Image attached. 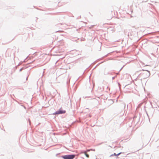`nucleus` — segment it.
Returning a JSON list of instances; mask_svg holds the SVG:
<instances>
[{
  "label": "nucleus",
  "instance_id": "obj_23",
  "mask_svg": "<svg viewBox=\"0 0 159 159\" xmlns=\"http://www.w3.org/2000/svg\"><path fill=\"white\" fill-rule=\"evenodd\" d=\"M58 154H56V156H57L58 155Z\"/></svg>",
  "mask_w": 159,
  "mask_h": 159
},
{
  "label": "nucleus",
  "instance_id": "obj_20",
  "mask_svg": "<svg viewBox=\"0 0 159 159\" xmlns=\"http://www.w3.org/2000/svg\"><path fill=\"white\" fill-rule=\"evenodd\" d=\"M90 150L94 151L95 150V149H91Z\"/></svg>",
  "mask_w": 159,
  "mask_h": 159
},
{
  "label": "nucleus",
  "instance_id": "obj_8",
  "mask_svg": "<svg viewBox=\"0 0 159 159\" xmlns=\"http://www.w3.org/2000/svg\"><path fill=\"white\" fill-rule=\"evenodd\" d=\"M108 54H107L105 56H104L102 57L101 58H100V59L101 60V59H103L104 57H107V56H108Z\"/></svg>",
  "mask_w": 159,
  "mask_h": 159
},
{
  "label": "nucleus",
  "instance_id": "obj_19",
  "mask_svg": "<svg viewBox=\"0 0 159 159\" xmlns=\"http://www.w3.org/2000/svg\"><path fill=\"white\" fill-rule=\"evenodd\" d=\"M90 149H88V150H87L86 151L87 152H89L90 151Z\"/></svg>",
  "mask_w": 159,
  "mask_h": 159
},
{
  "label": "nucleus",
  "instance_id": "obj_16",
  "mask_svg": "<svg viewBox=\"0 0 159 159\" xmlns=\"http://www.w3.org/2000/svg\"><path fill=\"white\" fill-rule=\"evenodd\" d=\"M145 111H146V114H147V116H148V113H147V111H146V110H145Z\"/></svg>",
  "mask_w": 159,
  "mask_h": 159
},
{
  "label": "nucleus",
  "instance_id": "obj_2",
  "mask_svg": "<svg viewBox=\"0 0 159 159\" xmlns=\"http://www.w3.org/2000/svg\"><path fill=\"white\" fill-rule=\"evenodd\" d=\"M76 156L75 154H67L61 156V157L63 159H73Z\"/></svg>",
  "mask_w": 159,
  "mask_h": 159
},
{
  "label": "nucleus",
  "instance_id": "obj_21",
  "mask_svg": "<svg viewBox=\"0 0 159 159\" xmlns=\"http://www.w3.org/2000/svg\"><path fill=\"white\" fill-rule=\"evenodd\" d=\"M109 74V73H107V74H105V73L104 74H105V75H107V74Z\"/></svg>",
  "mask_w": 159,
  "mask_h": 159
},
{
  "label": "nucleus",
  "instance_id": "obj_6",
  "mask_svg": "<svg viewBox=\"0 0 159 159\" xmlns=\"http://www.w3.org/2000/svg\"><path fill=\"white\" fill-rule=\"evenodd\" d=\"M27 67H23L21 68H20V71H21L22 70L25 69V68H27Z\"/></svg>",
  "mask_w": 159,
  "mask_h": 159
},
{
  "label": "nucleus",
  "instance_id": "obj_14",
  "mask_svg": "<svg viewBox=\"0 0 159 159\" xmlns=\"http://www.w3.org/2000/svg\"><path fill=\"white\" fill-rule=\"evenodd\" d=\"M119 72H119H119H118L117 73H116V74L117 75H119Z\"/></svg>",
  "mask_w": 159,
  "mask_h": 159
},
{
  "label": "nucleus",
  "instance_id": "obj_1",
  "mask_svg": "<svg viewBox=\"0 0 159 159\" xmlns=\"http://www.w3.org/2000/svg\"><path fill=\"white\" fill-rule=\"evenodd\" d=\"M141 70L145 71V72L141 73L139 75H142L143 79L147 78L149 76L150 73V71L148 70L142 69L141 70H140V71Z\"/></svg>",
  "mask_w": 159,
  "mask_h": 159
},
{
  "label": "nucleus",
  "instance_id": "obj_4",
  "mask_svg": "<svg viewBox=\"0 0 159 159\" xmlns=\"http://www.w3.org/2000/svg\"><path fill=\"white\" fill-rule=\"evenodd\" d=\"M109 103L110 105H111L113 103L114 101L112 99H110L108 100Z\"/></svg>",
  "mask_w": 159,
  "mask_h": 159
},
{
  "label": "nucleus",
  "instance_id": "obj_7",
  "mask_svg": "<svg viewBox=\"0 0 159 159\" xmlns=\"http://www.w3.org/2000/svg\"><path fill=\"white\" fill-rule=\"evenodd\" d=\"M122 153V152H120L119 153H118L117 154H116V157H117L119 155H120Z\"/></svg>",
  "mask_w": 159,
  "mask_h": 159
},
{
  "label": "nucleus",
  "instance_id": "obj_18",
  "mask_svg": "<svg viewBox=\"0 0 159 159\" xmlns=\"http://www.w3.org/2000/svg\"><path fill=\"white\" fill-rule=\"evenodd\" d=\"M114 156V155H113V154H112L110 156V157H112V156Z\"/></svg>",
  "mask_w": 159,
  "mask_h": 159
},
{
  "label": "nucleus",
  "instance_id": "obj_22",
  "mask_svg": "<svg viewBox=\"0 0 159 159\" xmlns=\"http://www.w3.org/2000/svg\"><path fill=\"white\" fill-rule=\"evenodd\" d=\"M28 77H27L26 78V80H27V79H28Z\"/></svg>",
  "mask_w": 159,
  "mask_h": 159
},
{
  "label": "nucleus",
  "instance_id": "obj_9",
  "mask_svg": "<svg viewBox=\"0 0 159 159\" xmlns=\"http://www.w3.org/2000/svg\"><path fill=\"white\" fill-rule=\"evenodd\" d=\"M103 62H101V63H99L98 64H97V65L96 66H95V67H94V68L93 69H93H95V68H96V67H97L98 66V65H99V64H101V63H102Z\"/></svg>",
  "mask_w": 159,
  "mask_h": 159
},
{
  "label": "nucleus",
  "instance_id": "obj_25",
  "mask_svg": "<svg viewBox=\"0 0 159 159\" xmlns=\"http://www.w3.org/2000/svg\"><path fill=\"white\" fill-rule=\"evenodd\" d=\"M36 18H37V19H38V18H37V17H36Z\"/></svg>",
  "mask_w": 159,
  "mask_h": 159
},
{
  "label": "nucleus",
  "instance_id": "obj_15",
  "mask_svg": "<svg viewBox=\"0 0 159 159\" xmlns=\"http://www.w3.org/2000/svg\"><path fill=\"white\" fill-rule=\"evenodd\" d=\"M113 155L116 156V154L115 153H114V154H113Z\"/></svg>",
  "mask_w": 159,
  "mask_h": 159
},
{
  "label": "nucleus",
  "instance_id": "obj_3",
  "mask_svg": "<svg viewBox=\"0 0 159 159\" xmlns=\"http://www.w3.org/2000/svg\"><path fill=\"white\" fill-rule=\"evenodd\" d=\"M66 112V111L65 110H63L61 108L53 113V115H60L65 114Z\"/></svg>",
  "mask_w": 159,
  "mask_h": 159
},
{
  "label": "nucleus",
  "instance_id": "obj_5",
  "mask_svg": "<svg viewBox=\"0 0 159 159\" xmlns=\"http://www.w3.org/2000/svg\"><path fill=\"white\" fill-rule=\"evenodd\" d=\"M82 153H84L85 154V156L87 157H89V155L86 153V152L85 151H84Z\"/></svg>",
  "mask_w": 159,
  "mask_h": 159
},
{
  "label": "nucleus",
  "instance_id": "obj_17",
  "mask_svg": "<svg viewBox=\"0 0 159 159\" xmlns=\"http://www.w3.org/2000/svg\"><path fill=\"white\" fill-rule=\"evenodd\" d=\"M114 156V155H113V154H112L110 156V157H112V156Z\"/></svg>",
  "mask_w": 159,
  "mask_h": 159
},
{
  "label": "nucleus",
  "instance_id": "obj_13",
  "mask_svg": "<svg viewBox=\"0 0 159 159\" xmlns=\"http://www.w3.org/2000/svg\"><path fill=\"white\" fill-rule=\"evenodd\" d=\"M21 64V63H20V62L18 64V65L17 66H19Z\"/></svg>",
  "mask_w": 159,
  "mask_h": 159
},
{
  "label": "nucleus",
  "instance_id": "obj_24",
  "mask_svg": "<svg viewBox=\"0 0 159 159\" xmlns=\"http://www.w3.org/2000/svg\"><path fill=\"white\" fill-rule=\"evenodd\" d=\"M151 114L152 115V113H151Z\"/></svg>",
  "mask_w": 159,
  "mask_h": 159
},
{
  "label": "nucleus",
  "instance_id": "obj_10",
  "mask_svg": "<svg viewBox=\"0 0 159 159\" xmlns=\"http://www.w3.org/2000/svg\"><path fill=\"white\" fill-rule=\"evenodd\" d=\"M85 40V39L84 38H82L81 39V41H84Z\"/></svg>",
  "mask_w": 159,
  "mask_h": 159
},
{
  "label": "nucleus",
  "instance_id": "obj_12",
  "mask_svg": "<svg viewBox=\"0 0 159 159\" xmlns=\"http://www.w3.org/2000/svg\"><path fill=\"white\" fill-rule=\"evenodd\" d=\"M124 66L120 69V70L119 71V72H120V70L123 69V67H124Z\"/></svg>",
  "mask_w": 159,
  "mask_h": 159
},
{
  "label": "nucleus",
  "instance_id": "obj_11",
  "mask_svg": "<svg viewBox=\"0 0 159 159\" xmlns=\"http://www.w3.org/2000/svg\"><path fill=\"white\" fill-rule=\"evenodd\" d=\"M116 77V75L115 76H114V77H112V80H114L115 79V78Z\"/></svg>",
  "mask_w": 159,
  "mask_h": 159
},
{
  "label": "nucleus",
  "instance_id": "obj_26",
  "mask_svg": "<svg viewBox=\"0 0 159 159\" xmlns=\"http://www.w3.org/2000/svg\"><path fill=\"white\" fill-rule=\"evenodd\" d=\"M144 70H146L145 69H143Z\"/></svg>",
  "mask_w": 159,
  "mask_h": 159
}]
</instances>
